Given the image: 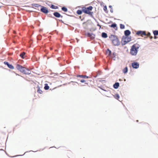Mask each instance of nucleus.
<instances>
[{"instance_id":"nucleus-11","label":"nucleus","mask_w":158,"mask_h":158,"mask_svg":"<svg viewBox=\"0 0 158 158\" xmlns=\"http://www.w3.org/2000/svg\"><path fill=\"white\" fill-rule=\"evenodd\" d=\"M119 86V83L118 82L115 83L113 85V87L115 89H117Z\"/></svg>"},{"instance_id":"nucleus-5","label":"nucleus","mask_w":158,"mask_h":158,"mask_svg":"<svg viewBox=\"0 0 158 158\" xmlns=\"http://www.w3.org/2000/svg\"><path fill=\"white\" fill-rule=\"evenodd\" d=\"M131 40V37L130 36H124L122 38L121 43L123 45L126 44L128 42Z\"/></svg>"},{"instance_id":"nucleus-19","label":"nucleus","mask_w":158,"mask_h":158,"mask_svg":"<svg viewBox=\"0 0 158 158\" xmlns=\"http://www.w3.org/2000/svg\"><path fill=\"white\" fill-rule=\"evenodd\" d=\"M61 9L62 10L65 12H67L68 11L67 8L64 6Z\"/></svg>"},{"instance_id":"nucleus-3","label":"nucleus","mask_w":158,"mask_h":158,"mask_svg":"<svg viewBox=\"0 0 158 158\" xmlns=\"http://www.w3.org/2000/svg\"><path fill=\"white\" fill-rule=\"evenodd\" d=\"M109 38L111 40L112 43L115 46H118L120 44V42L118 37L114 35H111Z\"/></svg>"},{"instance_id":"nucleus-4","label":"nucleus","mask_w":158,"mask_h":158,"mask_svg":"<svg viewBox=\"0 0 158 158\" xmlns=\"http://www.w3.org/2000/svg\"><path fill=\"white\" fill-rule=\"evenodd\" d=\"M93 7L91 6H89L87 7H83L82 8V11L85 14L89 15H92L93 12L91 11L92 10Z\"/></svg>"},{"instance_id":"nucleus-1","label":"nucleus","mask_w":158,"mask_h":158,"mask_svg":"<svg viewBox=\"0 0 158 158\" xmlns=\"http://www.w3.org/2000/svg\"><path fill=\"white\" fill-rule=\"evenodd\" d=\"M140 46V45L137 43L133 45L131 47L130 50V54L133 56H135L137 53Z\"/></svg>"},{"instance_id":"nucleus-13","label":"nucleus","mask_w":158,"mask_h":158,"mask_svg":"<svg viewBox=\"0 0 158 158\" xmlns=\"http://www.w3.org/2000/svg\"><path fill=\"white\" fill-rule=\"evenodd\" d=\"M77 77H80L81 78H88V77L86 75H79L77 76Z\"/></svg>"},{"instance_id":"nucleus-6","label":"nucleus","mask_w":158,"mask_h":158,"mask_svg":"<svg viewBox=\"0 0 158 158\" xmlns=\"http://www.w3.org/2000/svg\"><path fill=\"white\" fill-rule=\"evenodd\" d=\"M136 34L138 35H140L142 37L143 36V35H146V33L145 31H137Z\"/></svg>"},{"instance_id":"nucleus-33","label":"nucleus","mask_w":158,"mask_h":158,"mask_svg":"<svg viewBox=\"0 0 158 158\" xmlns=\"http://www.w3.org/2000/svg\"><path fill=\"white\" fill-rule=\"evenodd\" d=\"M81 82H85V81L84 79H82L81 80Z\"/></svg>"},{"instance_id":"nucleus-18","label":"nucleus","mask_w":158,"mask_h":158,"mask_svg":"<svg viewBox=\"0 0 158 158\" xmlns=\"http://www.w3.org/2000/svg\"><path fill=\"white\" fill-rule=\"evenodd\" d=\"M49 88V87L48 85V84H45V86L44 87V89L45 90H48Z\"/></svg>"},{"instance_id":"nucleus-22","label":"nucleus","mask_w":158,"mask_h":158,"mask_svg":"<svg viewBox=\"0 0 158 158\" xmlns=\"http://www.w3.org/2000/svg\"><path fill=\"white\" fill-rule=\"evenodd\" d=\"M37 92L38 93L40 94H41L43 93L42 91L40 89V88H38Z\"/></svg>"},{"instance_id":"nucleus-9","label":"nucleus","mask_w":158,"mask_h":158,"mask_svg":"<svg viewBox=\"0 0 158 158\" xmlns=\"http://www.w3.org/2000/svg\"><path fill=\"white\" fill-rule=\"evenodd\" d=\"M54 15L57 18H59L61 17L62 18L63 16H61L60 14L58 12H55L53 13Z\"/></svg>"},{"instance_id":"nucleus-12","label":"nucleus","mask_w":158,"mask_h":158,"mask_svg":"<svg viewBox=\"0 0 158 158\" xmlns=\"http://www.w3.org/2000/svg\"><path fill=\"white\" fill-rule=\"evenodd\" d=\"M102 36L104 38H106L107 37V35L106 33L105 32H102Z\"/></svg>"},{"instance_id":"nucleus-10","label":"nucleus","mask_w":158,"mask_h":158,"mask_svg":"<svg viewBox=\"0 0 158 158\" xmlns=\"http://www.w3.org/2000/svg\"><path fill=\"white\" fill-rule=\"evenodd\" d=\"M125 36H129L131 34V32L129 30H126L124 31Z\"/></svg>"},{"instance_id":"nucleus-2","label":"nucleus","mask_w":158,"mask_h":158,"mask_svg":"<svg viewBox=\"0 0 158 158\" xmlns=\"http://www.w3.org/2000/svg\"><path fill=\"white\" fill-rule=\"evenodd\" d=\"M16 68L21 72L26 74H29L31 73V71L28 69L23 67L19 64H17L16 65Z\"/></svg>"},{"instance_id":"nucleus-16","label":"nucleus","mask_w":158,"mask_h":158,"mask_svg":"<svg viewBox=\"0 0 158 158\" xmlns=\"http://www.w3.org/2000/svg\"><path fill=\"white\" fill-rule=\"evenodd\" d=\"M32 6L33 7H40L41 6L40 5L37 4H32Z\"/></svg>"},{"instance_id":"nucleus-20","label":"nucleus","mask_w":158,"mask_h":158,"mask_svg":"<svg viewBox=\"0 0 158 158\" xmlns=\"http://www.w3.org/2000/svg\"><path fill=\"white\" fill-rule=\"evenodd\" d=\"M82 12V10H78L77 11V13L78 15H80L81 14Z\"/></svg>"},{"instance_id":"nucleus-7","label":"nucleus","mask_w":158,"mask_h":158,"mask_svg":"<svg viewBox=\"0 0 158 158\" xmlns=\"http://www.w3.org/2000/svg\"><path fill=\"white\" fill-rule=\"evenodd\" d=\"M41 7V8L40 9V11L41 12L45 14H47L48 13V11L47 8L42 6Z\"/></svg>"},{"instance_id":"nucleus-29","label":"nucleus","mask_w":158,"mask_h":158,"mask_svg":"<svg viewBox=\"0 0 158 158\" xmlns=\"http://www.w3.org/2000/svg\"><path fill=\"white\" fill-rule=\"evenodd\" d=\"M107 7L106 6H104L103 10L106 12H107Z\"/></svg>"},{"instance_id":"nucleus-35","label":"nucleus","mask_w":158,"mask_h":158,"mask_svg":"<svg viewBox=\"0 0 158 158\" xmlns=\"http://www.w3.org/2000/svg\"><path fill=\"white\" fill-rule=\"evenodd\" d=\"M1 7V6H0V8Z\"/></svg>"},{"instance_id":"nucleus-26","label":"nucleus","mask_w":158,"mask_h":158,"mask_svg":"<svg viewBox=\"0 0 158 158\" xmlns=\"http://www.w3.org/2000/svg\"><path fill=\"white\" fill-rule=\"evenodd\" d=\"M9 68L11 69H14V67L13 66L10 64H9V65H8V66Z\"/></svg>"},{"instance_id":"nucleus-15","label":"nucleus","mask_w":158,"mask_h":158,"mask_svg":"<svg viewBox=\"0 0 158 158\" xmlns=\"http://www.w3.org/2000/svg\"><path fill=\"white\" fill-rule=\"evenodd\" d=\"M123 72L124 73H126L128 71V68L127 67L124 68L123 70Z\"/></svg>"},{"instance_id":"nucleus-23","label":"nucleus","mask_w":158,"mask_h":158,"mask_svg":"<svg viewBox=\"0 0 158 158\" xmlns=\"http://www.w3.org/2000/svg\"><path fill=\"white\" fill-rule=\"evenodd\" d=\"M25 54V53L24 52H23L22 53L20 54V56L21 57V58L23 59L24 58V56Z\"/></svg>"},{"instance_id":"nucleus-14","label":"nucleus","mask_w":158,"mask_h":158,"mask_svg":"<svg viewBox=\"0 0 158 158\" xmlns=\"http://www.w3.org/2000/svg\"><path fill=\"white\" fill-rule=\"evenodd\" d=\"M114 97L116 99L118 100L119 98V96L118 94H116L114 95Z\"/></svg>"},{"instance_id":"nucleus-21","label":"nucleus","mask_w":158,"mask_h":158,"mask_svg":"<svg viewBox=\"0 0 158 158\" xmlns=\"http://www.w3.org/2000/svg\"><path fill=\"white\" fill-rule=\"evenodd\" d=\"M153 33L154 35H158V31L155 30L153 31Z\"/></svg>"},{"instance_id":"nucleus-32","label":"nucleus","mask_w":158,"mask_h":158,"mask_svg":"<svg viewBox=\"0 0 158 158\" xmlns=\"http://www.w3.org/2000/svg\"><path fill=\"white\" fill-rule=\"evenodd\" d=\"M92 35L90 33H87V35L90 37H91L92 36Z\"/></svg>"},{"instance_id":"nucleus-25","label":"nucleus","mask_w":158,"mask_h":158,"mask_svg":"<svg viewBox=\"0 0 158 158\" xmlns=\"http://www.w3.org/2000/svg\"><path fill=\"white\" fill-rule=\"evenodd\" d=\"M146 35L148 36H149L150 39H152L153 37L152 36H151V34L150 32H148L147 34H146Z\"/></svg>"},{"instance_id":"nucleus-31","label":"nucleus","mask_w":158,"mask_h":158,"mask_svg":"<svg viewBox=\"0 0 158 158\" xmlns=\"http://www.w3.org/2000/svg\"><path fill=\"white\" fill-rule=\"evenodd\" d=\"M4 64H5L7 65L8 66V65H9V63L8 62H7L6 61L4 62Z\"/></svg>"},{"instance_id":"nucleus-34","label":"nucleus","mask_w":158,"mask_h":158,"mask_svg":"<svg viewBox=\"0 0 158 158\" xmlns=\"http://www.w3.org/2000/svg\"><path fill=\"white\" fill-rule=\"evenodd\" d=\"M156 35H154V39H156L157 38V37L156 36Z\"/></svg>"},{"instance_id":"nucleus-17","label":"nucleus","mask_w":158,"mask_h":158,"mask_svg":"<svg viewBox=\"0 0 158 158\" xmlns=\"http://www.w3.org/2000/svg\"><path fill=\"white\" fill-rule=\"evenodd\" d=\"M50 7L53 9H56L58 8V7L53 5H52L50 6Z\"/></svg>"},{"instance_id":"nucleus-8","label":"nucleus","mask_w":158,"mask_h":158,"mask_svg":"<svg viewBox=\"0 0 158 158\" xmlns=\"http://www.w3.org/2000/svg\"><path fill=\"white\" fill-rule=\"evenodd\" d=\"M132 66L134 69H137L139 67V64L137 62H134L132 63Z\"/></svg>"},{"instance_id":"nucleus-30","label":"nucleus","mask_w":158,"mask_h":158,"mask_svg":"<svg viewBox=\"0 0 158 158\" xmlns=\"http://www.w3.org/2000/svg\"><path fill=\"white\" fill-rule=\"evenodd\" d=\"M109 7L111 9L110 10V11L111 12L113 13V10L112 8V6H109Z\"/></svg>"},{"instance_id":"nucleus-28","label":"nucleus","mask_w":158,"mask_h":158,"mask_svg":"<svg viewBox=\"0 0 158 158\" xmlns=\"http://www.w3.org/2000/svg\"><path fill=\"white\" fill-rule=\"evenodd\" d=\"M120 28L121 29H124L125 28V26L123 24H120Z\"/></svg>"},{"instance_id":"nucleus-24","label":"nucleus","mask_w":158,"mask_h":158,"mask_svg":"<svg viewBox=\"0 0 158 158\" xmlns=\"http://www.w3.org/2000/svg\"><path fill=\"white\" fill-rule=\"evenodd\" d=\"M106 53L108 54L109 56H110L111 55V51L109 49H108L106 51Z\"/></svg>"},{"instance_id":"nucleus-27","label":"nucleus","mask_w":158,"mask_h":158,"mask_svg":"<svg viewBox=\"0 0 158 158\" xmlns=\"http://www.w3.org/2000/svg\"><path fill=\"white\" fill-rule=\"evenodd\" d=\"M110 27L114 28L116 27V24L115 23L112 24L110 26Z\"/></svg>"}]
</instances>
